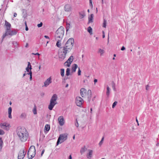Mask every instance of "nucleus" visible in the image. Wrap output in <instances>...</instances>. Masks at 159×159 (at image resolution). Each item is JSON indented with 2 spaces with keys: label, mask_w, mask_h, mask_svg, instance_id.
<instances>
[{
  "label": "nucleus",
  "mask_w": 159,
  "mask_h": 159,
  "mask_svg": "<svg viewBox=\"0 0 159 159\" xmlns=\"http://www.w3.org/2000/svg\"><path fill=\"white\" fill-rule=\"evenodd\" d=\"M16 134L19 139L22 142H25L29 137L27 130L23 127H18L16 130Z\"/></svg>",
  "instance_id": "1"
},
{
  "label": "nucleus",
  "mask_w": 159,
  "mask_h": 159,
  "mask_svg": "<svg viewBox=\"0 0 159 159\" xmlns=\"http://www.w3.org/2000/svg\"><path fill=\"white\" fill-rule=\"evenodd\" d=\"M64 28L61 26L56 32L55 35V39H62L64 34Z\"/></svg>",
  "instance_id": "2"
},
{
  "label": "nucleus",
  "mask_w": 159,
  "mask_h": 159,
  "mask_svg": "<svg viewBox=\"0 0 159 159\" xmlns=\"http://www.w3.org/2000/svg\"><path fill=\"white\" fill-rule=\"evenodd\" d=\"M57 95L56 94H53L50 99V103L48 107V108L50 110H52L55 105L57 103Z\"/></svg>",
  "instance_id": "3"
},
{
  "label": "nucleus",
  "mask_w": 159,
  "mask_h": 159,
  "mask_svg": "<svg viewBox=\"0 0 159 159\" xmlns=\"http://www.w3.org/2000/svg\"><path fill=\"white\" fill-rule=\"evenodd\" d=\"M35 152V147L34 146H31L30 147L28 152V156L29 159H32L34 157Z\"/></svg>",
  "instance_id": "4"
},
{
  "label": "nucleus",
  "mask_w": 159,
  "mask_h": 159,
  "mask_svg": "<svg viewBox=\"0 0 159 159\" xmlns=\"http://www.w3.org/2000/svg\"><path fill=\"white\" fill-rule=\"evenodd\" d=\"M67 134H60L58 138L57 144L58 145L59 143H61L67 139Z\"/></svg>",
  "instance_id": "5"
},
{
  "label": "nucleus",
  "mask_w": 159,
  "mask_h": 159,
  "mask_svg": "<svg viewBox=\"0 0 159 159\" xmlns=\"http://www.w3.org/2000/svg\"><path fill=\"white\" fill-rule=\"evenodd\" d=\"M16 32L15 31L11 30L10 29L7 28L6 29L5 33L2 36V39L6 36L8 35H13L16 34Z\"/></svg>",
  "instance_id": "6"
},
{
  "label": "nucleus",
  "mask_w": 159,
  "mask_h": 159,
  "mask_svg": "<svg viewBox=\"0 0 159 159\" xmlns=\"http://www.w3.org/2000/svg\"><path fill=\"white\" fill-rule=\"evenodd\" d=\"M10 126V124L6 122L0 124V127L2 129L6 130H8L9 129Z\"/></svg>",
  "instance_id": "7"
},
{
  "label": "nucleus",
  "mask_w": 159,
  "mask_h": 159,
  "mask_svg": "<svg viewBox=\"0 0 159 159\" xmlns=\"http://www.w3.org/2000/svg\"><path fill=\"white\" fill-rule=\"evenodd\" d=\"M83 102V100L82 98L79 97L76 98L75 103L77 106L81 107Z\"/></svg>",
  "instance_id": "8"
},
{
  "label": "nucleus",
  "mask_w": 159,
  "mask_h": 159,
  "mask_svg": "<svg viewBox=\"0 0 159 159\" xmlns=\"http://www.w3.org/2000/svg\"><path fill=\"white\" fill-rule=\"evenodd\" d=\"M67 53L62 50L61 51H60L58 53L59 57L61 60L64 59Z\"/></svg>",
  "instance_id": "9"
},
{
  "label": "nucleus",
  "mask_w": 159,
  "mask_h": 159,
  "mask_svg": "<svg viewBox=\"0 0 159 159\" xmlns=\"http://www.w3.org/2000/svg\"><path fill=\"white\" fill-rule=\"evenodd\" d=\"M69 40L70 39L68 40L67 42L65 44V46L63 47V49L62 50L63 51H64L66 53L69 52V50L70 49V45L69 43Z\"/></svg>",
  "instance_id": "10"
},
{
  "label": "nucleus",
  "mask_w": 159,
  "mask_h": 159,
  "mask_svg": "<svg viewBox=\"0 0 159 159\" xmlns=\"http://www.w3.org/2000/svg\"><path fill=\"white\" fill-rule=\"evenodd\" d=\"M25 153V152L24 149L20 150L18 154V159H23L24 157Z\"/></svg>",
  "instance_id": "11"
},
{
  "label": "nucleus",
  "mask_w": 159,
  "mask_h": 159,
  "mask_svg": "<svg viewBox=\"0 0 159 159\" xmlns=\"http://www.w3.org/2000/svg\"><path fill=\"white\" fill-rule=\"evenodd\" d=\"M80 93L81 96L83 97H85L87 95V90L84 88H82L80 89Z\"/></svg>",
  "instance_id": "12"
},
{
  "label": "nucleus",
  "mask_w": 159,
  "mask_h": 159,
  "mask_svg": "<svg viewBox=\"0 0 159 159\" xmlns=\"http://www.w3.org/2000/svg\"><path fill=\"white\" fill-rule=\"evenodd\" d=\"M78 68V66L76 64H74L72 65L71 71L70 72V75L76 71V69Z\"/></svg>",
  "instance_id": "13"
},
{
  "label": "nucleus",
  "mask_w": 159,
  "mask_h": 159,
  "mask_svg": "<svg viewBox=\"0 0 159 159\" xmlns=\"http://www.w3.org/2000/svg\"><path fill=\"white\" fill-rule=\"evenodd\" d=\"M52 78L50 77L47 79L45 81L44 83V85L43 86L47 87L49 85V84L52 83Z\"/></svg>",
  "instance_id": "14"
},
{
  "label": "nucleus",
  "mask_w": 159,
  "mask_h": 159,
  "mask_svg": "<svg viewBox=\"0 0 159 159\" xmlns=\"http://www.w3.org/2000/svg\"><path fill=\"white\" fill-rule=\"evenodd\" d=\"M32 68L31 67V66L30 64V62H28V66L26 68V71H25V72H28V73H30V72H32L31 70Z\"/></svg>",
  "instance_id": "15"
},
{
  "label": "nucleus",
  "mask_w": 159,
  "mask_h": 159,
  "mask_svg": "<svg viewBox=\"0 0 159 159\" xmlns=\"http://www.w3.org/2000/svg\"><path fill=\"white\" fill-rule=\"evenodd\" d=\"M58 121L59 124L61 125H62L64 124V119L63 116H60L58 118Z\"/></svg>",
  "instance_id": "16"
},
{
  "label": "nucleus",
  "mask_w": 159,
  "mask_h": 159,
  "mask_svg": "<svg viewBox=\"0 0 159 159\" xmlns=\"http://www.w3.org/2000/svg\"><path fill=\"white\" fill-rule=\"evenodd\" d=\"M87 98H88V101L89 102L90 101V100L91 99V90H89L88 91L87 94Z\"/></svg>",
  "instance_id": "17"
},
{
  "label": "nucleus",
  "mask_w": 159,
  "mask_h": 159,
  "mask_svg": "<svg viewBox=\"0 0 159 159\" xmlns=\"http://www.w3.org/2000/svg\"><path fill=\"white\" fill-rule=\"evenodd\" d=\"M79 14L80 18L82 19L85 16L84 11H82L79 12Z\"/></svg>",
  "instance_id": "18"
},
{
  "label": "nucleus",
  "mask_w": 159,
  "mask_h": 159,
  "mask_svg": "<svg viewBox=\"0 0 159 159\" xmlns=\"http://www.w3.org/2000/svg\"><path fill=\"white\" fill-rule=\"evenodd\" d=\"M89 153L87 154V157L88 158H90L92 157L93 151L91 150H89Z\"/></svg>",
  "instance_id": "19"
},
{
  "label": "nucleus",
  "mask_w": 159,
  "mask_h": 159,
  "mask_svg": "<svg viewBox=\"0 0 159 159\" xmlns=\"http://www.w3.org/2000/svg\"><path fill=\"white\" fill-rule=\"evenodd\" d=\"M93 14H91L90 15V17H89V21L88 24H89V23H92L93 22Z\"/></svg>",
  "instance_id": "20"
},
{
  "label": "nucleus",
  "mask_w": 159,
  "mask_h": 159,
  "mask_svg": "<svg viewBox=\"0 0 159 159\" xmlns=\"http://www.w3.org/2000/svg\"><path fill=\"white\" fill-rule=\"evenodd\" d=\"M106 94L108 98L110 94V89L108 85H107V92Z\"/></svg>",
  "instance_id": "21"
},
{
  "label": "nucleus",
  "mask_w": 159,
  "mask_h": 159,
  "mask_svg": "<svg viewBox=\"0 0 159 159\" xmlns=\"http://www.w3.org/2000/svg\"><path fill=\"white\" fill-rule=\"evenodd\" d=\"M61 39H56L57 41V42L56 43L57 46L59 48L61 46V43H60L61 41Z\"/></svg>",
  "instance_id": "22"
},
{
  "label": "nucleus",
  "mask_w": 159,
  "mask_h": 159,
  "mask_svg": "<svg viewBox=\"0 0 159 159\" xmlns=\"http://www.w3.org/2000/svg\"><path fill=\"white\" fill-rule=\"evenodd\" d=\"M64 9L66 11H69L70 10V5L69 4L66 5L65 6Z\"/></svg>",
  "instance_id": "23"
},
{
  "label": "nucleus",
  "mask_w": 159,
  "mask_h": 159,
  "mask_svg": "<svg viewBox=\"0 0 159 159\" xmlns=\"http://www.w3.org/2000/svg\"><path fill=\"white\" fill-rule=\"evenodd\" d=\"M5 25L7 27V28H9V29H10V28L11 27V25L10 23L7 22L6 20H5Z\"/></svg>",
  "instance_id": "24"
},
{
  "label": "nucleus",
  "mask_w": 159,
  "mask_h": 159,
  "mask_svg": "<svg viewBox=\"0 0 159 159\" xmlns=\"http://www.w3.org/2000/svg\"><path fill=\"white\" fill-rule=\"evenodd\" d=\"M26 114L25 113H22L20 116V118L21 119H25L26 117Z\"/></svg>",
  "instance_id": "25"
},
{
  "label": "nucleus",
  "mask_w": 159,
  "mask_h": 159,
  "mask_svg": "<svg viewBox=\"0 0 159 159\" xmlns=\"http://www.w3.org/2000/svg\"><path fill=\"white\" fill-rule=\"evenodd\" d=\"M104 51L101 48H99L98 52L100 53V56H102L104 53Z\"/></svg>",
  "instance_id": "26"
},
{
  "label": "nucleus",
  "mask_w": 159,
  "mask_h": 159,
  "mask_svg": "<svg viewBox=\"0 0 159 159\" xmlns=\"http://www.w3.org/2000/svg\"><path fill=\"white\" fill-rule=\"evenodd\" d=\"M70 29V24L67 22V26L66 27V34L69 33V29Z\"/></svg>",
  "instance_id": "27"
},
{
  "label": "nucleus",
  "mask_w": 159,
  "mask_h": 159,
  "mask_svg": "<svg viewBox=\"0 0 159 159\" xmlns=\"http://www.w3.org/2000/svg\"><path fill=\"white\" fill-rule=\"evenodd\" d=\"M3 145V142L1 138H0V152L1 151Z\"/></svg>",
  "instance_id": "28"
},
{
  "label": "nucleus",
  "mask_w": 159,
  "mask_h": 159,
  "mask_svg": "<svg viewBox=\"0 0 159 159\" xmlns=\"http://www.w3.org/2000/svg\"><path fill=\"white\" fill-rule=\"evenodd\" d=\"M64 65L68 67L70 66V58H69L68 60L64 63Z\"/></svg>",
  "instance_id": "29"
},
{
  "label": "nucleus",
  "mask_w": 159,
  "mask_h": 159,
  "mask_svg": "<svg viewBox=\"0 0 159 159\" xmlns=\"http://www.w3.org/2000/svg\"><path fill=\"white\" fill-rule=\"evenodd\" d=\"M111 86L114 91H116V84L114 81H112L111 82Z\"/></svg>",
  "instance_id": "30"
},
{
  "label": "nucleus",
  "mask_w": 159,
  "mask_h": 159,
  "mask_svg": "<svg viewBox=\"0 0 159 159\" xmlns=\"http://www.w3.org/2000/svg\"><path fill=\"white\" fill-rule=\"evenodd\" d=\"M87 31L88 32H89L91 35L92 34V29L91 27V26H89L88 28Z\"/></svg>",
  "instance_id": "31"
},
{
  "label": "nucleus",
  "mask_w": 159,
  "mask_h": 159,
  "mask_svg": "<svg viewBox=\"0 0 159 159\" xmlns=\"http://www.w3.org/2000/svg\"><path fill=\"white\" fill-rule=\"evenodd\" d=\"M50 129V126L49 125L46 124L45 126L44 129L47 131H48Z\"/></svg>",
  "instance_id": "32"
},
{
  "label": "nucleus",
  "mask_w": 159,
  "mask_h": 159,
  "mask_svg": "<svg viewBox=\"0 0 159 159\" xmlns=\"http://www.w3.org/2000/svg\"><path fill=\"white\" fill-rule=\"evenodd\" d=\"M86 149L85 148V147L84 146V147L82 148L80 151V153L81 154H82L84 152Z\"/></svg>",
  "instance_id": "33"
},
{
  "label": "nucleus",
  "mask_w": 159,
  "mask_h": 159,
  "mask_svg": "<svg viewBox=\"0 0 159 159\" xmlns=\"http://www.w3.org/2000/svg\"><path fill=\"white\" fill-rule=\"evenodd\" d=\"M61 75L62 77H63L64 75V71L65 70L64 69H61Z\"/></svg>",
  "instance_id": "34"
},
{
  "label": "nucleus",
  "mask_w": 159,
  "mask_h": 159,
  "mask_svg": "<svg viewBox=\"0 0 159 159\" xmlns=\"http://www.w3.org/2000/svg\"><path fill=\"white\" fill-rule=\"evenodd\" d=\"M107 21L106 20L104 19L103 20V23L102 27L104 28H106V27Z\"/></svg>",
  "instance_id": "35"
},
{
  "label": "nucleus",
  "mask_w": 159,
  "mask_h": 159,
  "mask_svg": "<svg viewBox=\"0 0 159 159\" xmlns=\"http://www.w3.org/2000/svg\"><path fill=\"white\" fill-rule=\"evenodd\" d=\"M70 43L72 46H73L74 43V40L73 38H70Z\"/></svg>",
  "instance_id": "36"
},
{
  "label": "nucleus",
  "mask_w": 159,
  "mask_h": 159,
  "mask_svg": "<svg viewBox=\"0 0 159 159\" xmlns=\"http://www.w3.org/2000/svg\"><path fill=\"white\" fill-rule=\"evenodd\" d=\"M70 75V68H67L66 70V76H68Z\"/></svg>",
  "instance_id": "37"
},
{
  "label": "nucleus",
  "mask_w": 159,
  "mask_h": 159,
  "mask_svg": "<svg viewBox=\"0 0 159 159\" xmlns=\"http://www.w3.org/2000/svg\"><path fill=\"white\" fill-rule=\"evenodd\" d=\"M68 79V77L66 76L64 78V80H63V82L64 83H65L66 82V80Z\"/></svg>",
  "instance_id": "38"
},
{
  "label": "nucleus",
  "mask_w": 159,
  "mask_h": 159,
  "mask_svg": "<svg viewBox=\"0 0 159 159\" xmlns=\"http://www.w3.org/2000/svg\"><path fill=\"white\" fill-rule=\"evenodd\" d=\"M33 112L34 114H37L36 108V107H34L33 109Z\"/></svg>",
  "instance_id": "39"
},
{
  "label": "nucleus",
  "mask_w": 159,
  "mask_h": 159,
  "mask_svg": "<svg viewBox=\"0 0 159 159\" xmlns=\"http://www.w3.org/2000/svg\"><path fill=\"white\" fill-rule=\"evenodd\" d=\"M117 102L116 101H115V102H114V103L112 104V107L113 108H114L115 107L116 105H117Z\"/></svg>",
  "instance_id": "40"
},
{
  "label": "nucleus",
  "mask_w": 159,
  "mask_h": 159,
  "mask_svg": "<svg viewBox=\"0 0 159 159\" xmlns=\"http://www.w3.org/2000/svg\"><path fill=\"white\" fill-rule=\"evenodd\" d=\"M27 74L30 75V80H32V72H30V73H27Z\"/></svg>",
  "instance_id": "41"
},
{
  "label": "nucleus",
  "mask_w": 159,
  "mask_h": 159,
  "mask_svg": "<svg viewBox=\"0 0 159 159\" xmlns=\"http://www.w3.org/2000/svg\"><path fill=\"white\" fill-rule=\"evenodd\" d=\"M8 113L10 114L11 113L12 108L11 107H9L8 109Z\"/></svg>",
  "instance_id": "42"
},
{
  "label": "nucleus",
  "mask_w": 159,
  "mask_h": 159,
  "mask_svg": "<svg viewBox=\"0 0 159 159\" xmlns=\"http://www.w3.org/2000/svg\"><path fill=\"white\" fill-rule=\"evenodd\" d=\"M89 6L90 7H91V8H92L93 7V5L92 3V0H89Z\"/></svg>",
  "instance_id": "43"
},
{
  "label": "nucleus",
  "mask_w": 159,
  "mask_h": 159,
  "mask_svg": "<svg viewBox=\"0 0 159 159\" xmlns=\"http://www.w3.org/2000/svg\"><path fill=\"white\" fill-rule=\"evenodd\" d=\"M81 71L80 69V67L78 68V75L79 76L81 75Z\"/></svg>",
  "instance_id": "44"
},
{
  "label": "nucleus",
  "mask_w": 159,
  "mask_h": 159,
  "mask_svg": "<svg viewBox=\"0 0 159 159\" xmlns=\"http://www.w3.org/2000/svg\"><path fill=\"white\" fill-rule=\"evenodd\" d=\"M73 57L72 56H70V65L71 64V63L73 61Z\"/></svg>",
  "instance_id": "45"
},
{
  "label": "nucleus",
  "mask_w": 159,
  "mask_h": 159,
  "mask_svg": "<svg viewBox=\"0 0 159 159\" xmlns=\"http://www.w3.org/2000/svg\"><path fill=\"white\" fill-rule=\"evenodd\" d=\"M5 134V132L3 130L0 129V135H3Z\"/></svg>",
  "instance_id": "46"
},
{
  "label": "nucleus",
  "mask_w": 159,
  "mask_h": 159,
  "mask_svg": "<svg viewBox=\"0 0 159 159\" xmlns=\"http://www.w3.org/2000/svg\"><path fill=\"white\" fill-rule=\"evenodd\" d=\"M43 25V23L42 22H40V23L39 24H38L37 25V26L38 27H40L42 26Z\"/></svg>",
  "instance_id": "47"
},
{
  "label": "nucleus",
  "mask_w": 159,
  "mask_h": 159,
  "mask_svg": "<svg viewBox=\"0 0 159 159\" xmlns=\"http://www.w3.org/2000/svg\"><path fill=\"white\" fill-rule=\"evenodd\" d=\"M125 48L124 46H123L121 48V50H122V51H123L124 50H125Z\"/></svg>",
  "instance_id": "48"
},
{
  "label": "nucleus",
  "mask_w": 159,
  "mask_h": 159,
  "mask_svg": "<svg viewBox=\"0 0 159 159\" xmlns=\"http://www.w3.org/2000/svg\"><path fill=\"white\" fill-rule=\"evenodd\" d=\"M8 117H9V118H10V119H11L12 118V116H11V113L8 114Z\"/></svg>",
  "instance_id": "49"
},
{
  "label": "nucleus",
  "mask_w": 159,
  "mask_h": 159,
  "mask_svg": "<svg viewBox=\"0 0 159 159\" xmlns=\"http://www.w3.org/2000/svg\"><path fill=\"white\" fill-rule=\"evenodd\" d=\"M8 117H9V118H10V119H11L12 118V116H11V113L8 114Z\"/></svg>",
  "instance_id": "50"
},
{
  "label": "nucleus",
  "mask_w": 159,
  "mask_h": 159,
  "mask_svg": "<svg viewBox=\"0 0 159 159\" xmlns=\"http://www.w3.org/2000/svg\"><path fill=\"white\" fill-rule=\"evenodd\" d=\"M75 125L76 127H78L79 124H78V122L77 120H76V123H75Z\"/></svg>",
  "instance_id": "51"
},
{
  "label": "nucleus",
  "mask_w": 159,
  "mask_h": 159,
  "mask_svg": "<svg viewBox=\"0 0 159 159\" xmlns=\"http://www.w3.org/2000/svg\"><path fill=\"white\" fill-rule=\"evenodd\" d=\"M149 86L148 85H147V86H146V89L147 90H148L149 89Z\"/></svg>",
  "instance_id": "52"
},
{
  "label": "nucleus",
  "mask_w": 159,
  "mask_h": 159,
  "mask_svg": "<svg viewBox=\"0 0 159 159\" xmlns=\"http://www.w3.org/2000/svg\"><path fill=\"white\" fill-rule=\"evenodd\" d=\"M103 142L102 141H101L99 143V145L100 146H101Z\"/></svg>",
  "instance_id": "53"
},
{
  "label": "nucleus",
  "mask_w": 159,
  "mask_h": 159,
  "mask_svg": "<svg viewBox=\"0 0 159 159\" xmlns=\"http://www.w3.org/2000/svg\"><path fill=\"white\" fill-rule=\"evenodd\" d=\"M32 54H34V55H38V56H39L40 55V54L39 53H36L35 54H34V53H32Z\"/></svg>",
  "instance_id": "54"
},
{
  "label": "nucleus",
  "mask_w": 159,
  "mask_h": 159,
  "mask_svg": "<svg viewBox=\"0 0 159 159\" xmlns=\"http://www.w3.org/2000/svg\"><path fill=\"white\" fill-rule=\"evenodd\" d=\"M44 152V150H43L42 152H41V156H42L43 155V154Z\"/></svg>",
  "instance_id": "55"
},
{
  "label": "nucleus",
  "mask_w": 159,
  "mask_h": 159,
  "mask_svg": "<svg viewBox=\"0 0 159 159\" xmlns=\"http://www.w3.org/2000/svg\"><path fill=\"white\" fill-rule=\"evenodd\" d=\"M25 30L26 31H28V28L27 27V25H26V26H25Z\"/></svg>",
  "instance_id": "56"
},
{
  "label": "nucleus",
  "mask_w": 159,
  "mask_h": 159,
  "mask_svg": "<svg viewBox=\"0 0 159 159\" xmlns=\"http://www.w3.org/2000/svg\"><path fill=\"white\" fill-rule=\"evenodd\" d=\"M97 81H98V80L97 79H95L94 80V82L95 84L97 82Z\"/></svg>",
  "instance_id": "57"
},
{
  "label": "nucleus",
  "mask_w": 159,
  "mask_h": 159,
  "mask_svg": "<svg viewBox=\"0 0 159 159\" xmlns=\"http://www.w3.org/2000/svg\"><path fill=\"white\" fill-rule=\"evenodd\" d=\"M44 37L46 39H49L48 36L45 35L44 36Z\"/></svg>",
  "instance_id": "58"
},
{
  "label": "nucleus",
  "mask_w": 159,
  "mask_h": 159,
  "mask_svg": "<svg viewBox=\"0 0 159 159\" xmlns=\"http://www.w3.org/2000/svg\"><path fill=\"white\" fill-rule=\"evenodd\" d=\"M26 74H27V73L26 74L25 72V73L23 75V77H24Z\"/></svg>",
  "instance_id": "59"
},
{
  "label": "nucleus",
  "mask_w": 159,
  "mask_h": 159,
  "mask_svg": "<svg viewBox=\"0 0 159 159\" xmlns=\"http://www.w3.org/2000/svg\"><path fill=\"white\" fill-rule=\"evenodd\" d=\"M16 16H17V14H16V13H14V17H16Z\"/></svg>",
  "instance_id": "60"
},
{
  "label": "nucleus",
  "mask_w": 159,
  "mask_h": 159,
  "mask_svg": "<svg viewBox=\"0 0 159 159\" xmlns=\"http://www.w3.org/2000/svg\"><path fill=\"white\" fill-rule=\"evenodd\" d=\"M68 86H69V84H66V86H65V87H66V88H67V87H68Z\"/></svg>",
  "instance_id": "61"
},
{
  "label": "nucleus",
  "mask_w": 159,
  "mask_h": 159,
  "mask_svg": "<svg viewBox=\"0 0 159 159\" xmlns=\"http://www.w3.org/2000/svg\"><path fill=\"white\" fill-rule=\"evenodd\" d=\"M41 65H40L39 67V70H40L41 69Z\"/></svg>",
  "instance_id": "62"
},
{
  "label": "nucleus",
  "mask_w": 159,
  "mask_h": 159,
  "mask_svg": "<svg viewBox=\"0 0 159 159\" xmlns=\"http://www.w3.org/2000/svg\"><path fill=\"white\" fill-rule=\"evenodd\" d=\"M92 108H90V113H92Z\"/></svg>",
  "instance_id": "63"
},
{
  "label": "nucleus",
  "mask_w": 159,
  "mask_h": 159,
  "mask_svg": "<svg viewBox=\"0 0 159 159\" xmlns=\"http://www.w3.org/2000/svg\"><path fill=\"white\" fill-rule=\"evenodd\" d=\"M156 146H159V143H157V144H156Z\"/></svg>",
  "instance_id": "64"
}]
</instances>
